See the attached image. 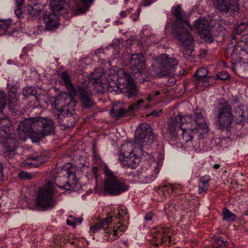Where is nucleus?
Instances as JSON below:
<instances>
[{"mask_svg":"<svg viewBox=\"0 0 248 248\" xmlns=\"http://www.w3.org/2000/svg\"><path fill=\"white\" fill-rule=\"evenodd\" d=\"M155 138L153 130L147 123L140 124L135 132L134 143L125 142L124 143L119 155V161L124 168L135 169L140 161V156L147 158L152 161L149 169L144 167L138 171V175L143 183H149L153 181L157 177L162 167L163 157L160 155L157 161L154 157L147 152L150 146L153 143Z\"/></svg>","mask_w":248,"mask_h":248,"instance_id":"1","label":"nucleus"},{"mask_svg":"<svg viewBox=\"0 0 248 248\" xmlns=\"http://www.w3.org/2000/svg\"><path fill=\"white\" fill-rule=\"evenodd\" d=\"M205 113L202 109L195 108L190 115H178L172 119L168 126L171 138L175 139L178 132L182 131V147L190 150L193 148L192 139L195 134L200 139L207 137L209 127L206 122Z\"/></svg>","mask_w":248,"mask_h":248,"instance_id":"2","label":"nucleus"},{"mask_svg":"<svg viewBox=\"0 0 248 248\" xmlns=\"http://www.w3.org/2000/svg\"><path fill=\"white\" fill-rule=\"evenodd\" d=\"M106 80L108 90L110 92H115L116 93H125L128 97L139 94V90L130 74L124 69L112 67L108 70Z\"/></svg>","mask_w":248,"mask_h":248,"instance_id":"3","label":"nucleus"},{"mask_svg":"<svg viewBox=\"0 0 248 248\" xmlns=\"http://www.w3.org/2000/svg\"><path fill=\"white\" fill-rule=\"evenodd\" d=\"M17 131L30 136L33 142H37L44 137L54 132L53 120L49 118L34 117L26 119L18 124Z\"/></svg>","mask_w":248,"mask_h":248,"instance_id":"4","label":"nucleus"},{"mask_svg":"<svg viewBox=\"0 0 248 248\" xmlns=\"http://www.w3.org/2000/svg\"><path fill=\"white\" fill-rule=\"evenodd\" d=\"M172 12L176 17L175 27L177 30L187 27L190 30L195 29L199 34L200 37L206 42L212 43L213 38L211 33V26L206 18H200L195 21L193 27L184 19L185 12L182 10L180 5H178L172 8Z\"/></svg>","mask_w":248,"mask_h":248,"instance_id":"5","label":"nucleus"},{"mask_svg":"<svg viewBox=\"0 0 248 248\" xmlns=\"http://www.w3.org/2000/svg\"><path fill=\"white\" fill-rule=\"evenodd\" d=\"M113 217L110 216L91 226L90 232L95 233L101 229H103L104 240L108 242L115 240L126 230L127 227L121 223H118L111 228L108 225L113 220Z\"/></svg>","mask_w":248,"mask_h":248,"instance_id":"6","label":"nucleus"},{"mask_svg":"<svg viewBox=\"0 0 248 248\" xmlns=\"http://www.w3.org/2000/svg\"><path fill=\"white\" fill-rule=\"evenodd\" d=\"M56 192L53 183L49 181L39 190L35 201L36 205L42 210L53 207L55 205L53 197Z\"/></svg>","mask_w":248,"mask_h":248,"instance_id":"7","label":"nucleus"},{"mask_svg":"<svg viewBox=\"0 0 248 248\" xmlns=\"http://www.w3.org/2000/svg\"><path fill=\"white\" fill-rule=\"evenodd\" d=\"M178 64L175 58L163 54L155 58L152 66L156 76L161 78L173 73Z\"/></svg>","mask_w":248,"mask_h":248,"instance_id":"8","label":"nucleus"},{"mask_svg":"<svg viewBox=\"0 0 248 248\" xmlns=\"http://www.w3.org/2000/svg\"><path fill=\"white\" fill-rule=\"evenodd\" d=\"M105 174V189L110 195H118L128 190L129 186L115 177L106 164L104 169Z\"/></svg>","mask_w":248,"mask_h":248,"instance_id":"9","label":"nucleus"},{"mask_svg":"<svg viewBox=\"0 0 248 248\" xmlns=\"http://www.w3.org/2000/svg\"><path fill=\"white\" fill-rule=\"evenodd\" d=\"M214 111L217 114L218 125L221 129H228L231 127L233 116L227 102L223 98L218 100L215 105Z\"/></svg>","mask_w":248,"mask_h":248,"instance_id":"10","label":"nucleus"},{"mask_svg":"<svg viewBox=\"0 0 248 248\" xmlns=\"http://www.w3.org/2000/svg\"><path fill=\"white\" fill-rule=\"evenodd\" d=\"M3 148V155L7 158L12 159L17 154V149L19 146V142L15 133L8 134L3 140H1Z\"/></svg>","mask_w":248,"mask_h":248,"instance_id":"11","label":"nucleus"},{"mask_svg":"<svg viewBox=\"0 0 248 248\" xmlns=\"http://www.w3.org/2000/svg\"><path fill=\"white\" fill-rule=\"evenodd\" d=\"M129 66L135 78H139L140 80V77L144 74L146 68L143 55L141 53L132 54L130 60Z\"/></svg>","mask_w":248,"mask_h":248,"instance_id":"12","label":"nucleus"},{"mask_svg":"<svg viewBox=\"0 0 248 248\" xmlns=\"http://www.w3.org/2000/svg\"><path fill=\"white\" fill-rule=\"evenodd\" d=\"M106 75L104 74V69L102 68L96 69L88 77V84L91 83L93 84L94 88L98 92H103L104 90L103 85L105 84Z\"/></svg>","mask_w":248,"mask_h":248,"instance_id":"13","label":"nucleus"},{"mask_svg":"<svg viewBox=\"0 0 248 248\" xmlns=\"http://www.w3.org/2000/svg\"><path fill=\"white\" fill-rule=\"evenodd\" d=\"M239 0H213L216 5L217 8L222 12L229 15L233 12H238L239 10Z\"/></svg>","mask_w":248,"mask_h":248,"instance_id":"14","label":"nucleus"},{"mask_svg":"<svg viewBox=\"0 0 248 248\" xmlns=\"http://www.w3.org/2000/svg\"><path fill=\"white\" fill-rule=\"evenodd\" d=\"M49 101L54 119L60 125H62V95H61V92H59V93L56 96H51L49 99Z\"/></svg>","mask_w":248,"mask_h":248,"instance_id":"15","label":"nucleus"},{"mask_svg":"<svg viewBox=\"0 0 248 248\" xmlns=\"http://www.w3.org/2000/svg\"><path fill=\"white\" fill-rule=\"evenodd\" d=\"M52 12L48 15H45L43 20L45 24L46 28L47 30H52L58 28L60 25V16L62 10H59L55 11L54 9H51Z\"/></svg>","mask_w":248,"mask_h":248,"instance_id":"16","label":"nucleus"},{"mask_svg":"<svg viewBox=\"0 0 248 248\" xmlns=\"http://www.w3.org/2000/svg\"><path fill=\"white\" fill-rule=\"evenodd\" d=\"M187 27L178 30L181 33L176 34L177 38L180 41L185 49L188 51H192L194 48V40L193 36L188 32ZM175 35V34H174Z\"/></svg>","mask_w":248,"mask_h":248,"instance_id":"17","label":"nucleus"},{"mask_svg":"<svg viewBox=\"0 0 248 248\" xmlns=\"http://www.w3.org/2000/svg\"><path fill=\"white\" fill-rule=\"evenodd\" d=\"M141 40L140 44L144 45H149L152 43L157 44L159 41L155 40V35L152 33L151 28L148 26L144 27L143 30L140 31Z\"/></svg>","mask_w":248,"mask_h":248,"instance_id":"18","label":"nucleus"},{"mask_svg":"<svg viewBox=\"0 0 248 248\" xmlns=\"http://www.w3.org/2000/svg\"><path fill=\"white\" fill-rule=\"evenodd\" d=\"M14 25L13 21L10 18L0 19V36L11 35L16 31Z\"/></svg>","mask_w":248,"mask_h":248,"instance_id":"19","label":"nucleus"},{"mask_svg":"<svg viewBox=\"0 0 248 248\" xmlns=\"http://www.w3.org/2000/svg\"><path fill=\"white\" fill-rule=\"evenodd\" d=\"M120 48V46L118 44L113 43V44L108 46L105 48H101L99 49L96 50L95 54L97 55L100 53H107V51H108L109 53L113 54V57L112 58V60H114V59L121 57Z\"/></svg>","mask_w":248,"mask_h":248,"instance_id":"20","label":"nucleus"},{"mask_svg":"<svg viewBox=\"0 0 248 248\" xmlns=\"http://www.w3.org/2000/svg\"><path fill=\"white\" fill-rule=\"evenodd\" d=\"M0 129L6 132V135L14 132L11 121L5 116L3 111L0 114Z\"/></svg>","mask_w":248,"mask_h":248,"instance_id":"21","label":"nucleus"},{"mask_svg":"<svg viewBox=\"0 0 248 248\" xmlns=\"http://www.w3.org/2000/svg\"><path fill=\"white\" fill-rule=\"evenodd\" d=\"M77 182L76 175L73 173L69 174L68 180L63 186V193H71L75 188Z\"/></svg>","mask_w":248,"mask_h":248,"instance_id":"22","label":"nucleus"},{"mask_svg":"<svg viewBox=\"0 0 248 248\" xmlns=\"http://www.w3.org/2000/svg\"><path fill=\"white\" fill-rule=\"evenodd\" d=\"M9 109L13 116H21L24 114V111L21 107L19 103L17 100H10L8 103Z\"/></svg>","mask_w":248,"mask_h":248,"instance_id":"23","label":"nucleus"},{"mask_svg":"<svg viewBox=\"0 0 248 248\" xmlns=\"http://www.w3.org/2000/svg\"><path fill=\"white\" fill-rule=\"evenodd\" d=\"M79 94L81 100L85 108H90L93 105V102L89 96V93L87 88H80Z\"/></svg>","mask_w":248,"mask_h":248,"instance_id":"24","label":"nucleus"},{"mask_svg":"<svg viewBox=\"0 0 248 248\" xmlns=\"http://www.w3.org/2000/svg\"><path fill=\"white\" fill-rule=\"evenodd\" d=\"M234 117L238 124H243L248 119V111L244 107H239L235 112Z\"/></svg>","mask_w":248,"mask_h":248,"instance_id":"25","label":"nucleus"},{"mask_svg":"<svg viewBox=\"0 0 248 248\" xmlns=\"http://www.w3.org/2000/svg\"><path fill=\"white\" fill-rule=\"evenodd\" d=\"M157 232L158 234L156 237L157 239H160L161 243L167 240L171 241V236L170 235V231L169 228H160Z\"/></svg>","mask_w":248,"mask_h":248,"instance_id":"26","label":"nucleus"},{"mask_svg":"<svg viewBox=\"0 0 248 248\" xmlns=\"http://www.w3.org/2000/svg\"><path fill=\"white\" fill-rule=\"evenodd\" d=\"M208 71L206 67H202L198 69L195 74V78L199 82H206L209 78L207 77Z\"/></svg>","mask_w":248,"mask_h":248,"instance_id":"27","label":"nucleus"},{"mask_svg":"<svg viewBox=\"0 0 248 248\" xmlns=\"http://www.w3.org/2000/svg\"><path fill=\"white\" fill-rule=\"evenodd\" d=\"M63 81L64 82L65 85L68 90V92L70 96L72 98L77 95V92L74 86L71 83V80L69 76L66 73L63 72Z\"/></svg>","mask_w":248,"mask_h":248,"instance_id":"28","label":"nucleus"},{"mask_svg":"<svg viewBox=\"0 0 248 248\" xmlns=\"http://www.w3.org/2000/svg\"><path fill=\"white\" fill-rule=\"evenodd\" d=\"M210 178L209 176H204L200 179L199 183V192L200 194L205 193L209 187Z\"/></svg>","mask_w":248,"mask_h":248,"instance_id":"29","label":"nucleus"},{"mask_svg":"<svg viewBox=\"0 0 248 248\" xmlns=\"http://www.w3.org/2000/svg\"><path fill=\"white\" fill-rule=\"evenodd\" d=\"M241 41L244 42L247 48L244 47L240 48L239 58L241 60H246L248 55V34H244L242 36Z\"/></svg>","mask_w":248,"mask_h":248,"instance_id":"30","label":"nucleus"},{"mask_svg":"<svg viewBox=\"0 0 248 248\" xmlns=\"http://www.w3.org/2000/svg\"><path fill=\"white\" fill-rule=\"evenodd\" d=\"M22 95L26 98H27L30 96L33 95L37 100H38L39 98V95L37 94L36 88L32 86H27L24 88L22 91Z\"/></svg>","mask_w":248,"mask_h":248,"instance_id":"31","label":"nucleus"},{"mask_svg":"<svg viewBox=\"0 0 248 248\" xmlns=\"http://www.w3.org/2000/svg\"><path fill=\"white\" fill-rule=\"evenodd\" d=\"M41 10L37 5L34 6H29L27 8V14L29 16L33 19H37L40 17Z\"/></svg>","mask_w":248,"mask_h":248,"instance_id":"32","label":"nucleus"},{"mask_svg":"<svg viewBox=\"0 0 248 248\" xmlns=\"http://www.w3.org/2000/svg\"><path fill=\"white\" fill-rule=\"evenodd\" d=\"M222 219L229 222L234 221L236 217V215L230 212L227 208H223L222 210Z\"/></svg>","mask_w":248,"mask_h":248,"instance_id":"33","label":"nucleus"},{"mask_svg":"<svg viewBox=\"0 0 248 248\" xmlns=\"http://www.w3.org/2000/svg\"><path fill=\"white\" fill-rule=\"evenodd\" d=\"M213 247L215 248H220L223 246H226L227 241L223 240L221 236H215L212 239Z\"/></svg>","mask_w":248,"mask_h":248,"instance_id":"34","label":"nucleus"},{"mask_svg":"<svg viewBox=\"0 0 248 248\" xmlns=\"http://www.w3.org/2000/svg\"><path fill=\"white\" fill-rule=\"evenodd\" d=\"M83 221L81 217H76L74 216H69L66 220L67 225L75 228L77 225H80Z\"/></svg>","mask_w":248,"mask_h":248,"instance_id":"35","label":"nucleus"},{"mask_svg":"<svg viewBox=\"0 0 248 248\" xmlns=\"http://www.w3.org/2000/svg\"><path fill=\"white\" fill-rule=\"evenodd\" d=\"M118 217L119 219L127 221L129 219V216L126 210L124 207H118L117 208Z\"/></svg>","mask_w":248,"mask_h":248,"instance_id":"36","label":"nucleus"},{"mask_svg":"<svg viewBox=\"0 0 248 248\" xmlns=\"http://www.w3.org/2000/svg\"><path fill=\"white\" fill-rule=\"evenodd\" d=\"M6 94L3 90H0V114L6 105Z\"/></svg>","mask_w":248,"mask_h":248,"instance_id":"37","label":"nucleus"},{"mask_svg":"<svg viewBox=\"0 0 248 248\" xmlns=\"http://www.w3.org/2000/svg\"><path fill=\"white\" fill-rule=\"evenodd\" d=\"M50 6L51 9H54L55 11L62 10V0H50Z\"/></svg>","mask_w":248,"mask_h":248,"instance_id":"38","label":"nucleus"},{"mask_svg":"<svg viewBox=\"0 0 248 248\" xmlns=\"http://www.w3.org/2000/svg\"><path fill=\"white\" fill-rule=\"evenodd\" d=\"M62 172V167L59 166L57 168H56L53 170V173H54V181L56 186H57L58 187L62 188V186L58 185L57 184V182H59L58 178L61 177V176H60V174H61Z\"/></svg>","mask_w":248,"mask_h":248,"instance_id":"39","label":"nucleus"},{"mask_svg":"<svg viewBox=\"0 0 248 248\" xmlns=\"http://www.w3.org/2000/svg\"><path fill=\"white\" fill-rule=\"evenodd\" d=\"M30 160L33 161H35V165H40L42 163L46 162L47 160V158L44 155H39L31 157L28 159V161H29Z\"/></svg>","mask_w":248,"mask_h":248,"instance_id":"40","label":"nucleus"},{"mask_svg":"<svg viewBox=\"0 0 248 248\" xmlns=\"http://www.w3.org/2000/svg\"><path fill=\"white\" fill-rule=\"evenodd\" d=\"M126 110L124 108H121L118 110H115L114 108H113L110 111V114L113 115V117L116 118H120L124 116L126 113Z\"/></svg>","mask_w":248,"mask_h":248,"instance_id":"41","label":"nucleus"},{"mask_svg":"<svg viewBox=\"0 0 248 248\" xmlns=\"http://www.w3.org/2000/svg\"><path fill=\"white\" fill-rule=\"evenodd\" d=\"M143 102L144 101L142 99H140L138 100L136 103H135L133 104L132 106H130L128 108V109L127 111L131 113L136 110H138L139 108H140L141 104H142Z\"/></svg>","mask_w":248,"mask_h":248,"instance_id":"42","label":"nucleus"},{"mask_svg":"<svg viewBox=\"0 0 248 248\" xmlns=\"http://www.w3.org/2000/svg\"><path fill=\"white\" fill-rule=\"evenodd\" d=\"M84 7L82 9H79L80 13H84L88 10L90 6H91L94 0H81Z\"/></svg>","mask_w":248,"mask_h":248,"instance_id":"43","label":"nucleus"},{"mask_svg":"<svg viewBox=\"0 0 248 248\" xmlns=\"http://www.w3.org/2000/svg\"><path fill=\"white\" fill-rule=\"evenodd\" d=\"M64 119L66 121H69V123L67 124H64L63 125L64 126L67 128H72L75 125V120L74 117L71 115L70 117L68 116H64Z\"/></svg>","mask_w":248,"mask_h":248,"instance_id":"44","label":"nucleus"},{"mask_svg":"<svg viewBox=\"0 0 248 248\" xmlns=\"http://www.w3.org/2000/svg\"><path fill=\"white\" fill-rule=\"evenodd\" d=\"M247 27V25L243 22L241 23L238 26L234 29V32L235 34H238L241 33Z\"/></svg>","mask_w":248,"mask_h":248,"instance_id":"45","label":"nucleus"},{"mask_svg":"<svg viewBox=\"0 0 248 248\" xmlns=\"http://www.w3.org/2000/svg\"><path fill=\"white\" fill-rule=\"evenodd\" d=\"M80 170L83 175L86 177L90 176V167L86 165H83L80 168Z\"/></svg>","mask_w":248,"mask_h":248,"instance_id":"46","label":"nucleus"},{"mask_svg":"<svg viewBox=\"0 0 248 248\" xmlns=\"http://www.w3.org/2000/svg\"><path fill=\"white\" fill-rule=\"evenodd\" d=\"M18 177L20 179L27 180L31 179L32 175L27 172L22 171L18 173Z\"/></svg>","mask_w":248,"mask_h":248,"instance_id":"47","label":"nucleus"},{"mask_svg":"<svg viewBox=\"0 0 248 248\" xmlns=\"http://www.w3.org/2000/svg\"><path fill=\"white\" fill-rule=\"evenodd\" d=\"M217 77L222 80H226L229 78V74L225 71H221L217 73Z\"/></svg>","mask_w":248,"mask_h":248,"instance_id":"48","label":"nucleus"},{"mask_svg":"<svg viewBox=\"0 0 248 248\" xmlns=\"http://www.w3.org/2000/svg\"><path fill=\"white\" fill-rule=\"evenodd\" d=\"M132 9V8L127 9L120 12L119 14V18L123 19L125 17L131 12Z\"/></svg>","mask_w":248,"mask_h":248,"instance_id":"49","label":"nucleus"},{"mask_svg":"<svg viewBox=\"0 0 248 248\" xmlns=\"http://www.w3.org/2000/svg\"><path fill=\"white\" fill-rule=\"evenodd\" d=\"M180 186L178 185H170L165 187V188H166L169 192H175L176 190L180 188Z\"/></svg>","mask_w":248,"mask_h":248,"instance_id":"50","label":"nucleus"},{"mask_svg":"<svg viewBox=\"0 0 248 248\" xmlns=\"http://www.w3.org/2000/svg\"><path fill=\"white\" fill-rule=\"evenodd\" d=\"M98 172V168L96 166H93V167H90V177L92 178L93 177L94 178H96L97 174Z\"/></svg>","mask_w":248,"mask_h":248,"instance_id":"51","label":"nucleus"},{"mask_svg":"<svg viewBox=\"0 0 248 248\" xmlns=\"http://www.w3.org/2000/svg\"><path fill=\"white\" fill-rule=\"evenodd\" d=\"M15 13L17 17H21L23 15L22 6H16V9H15Z\"/></svg>","mask_w":248,"mask_h":248,"instance_id":"52","label":"nucleus"},{"mask_svg":"<svg viewBox=\"0 0 248 248\" xmlns=\"http://www.w3.org/2000/svg\"><path fill=\"white\" fill-rule=\"evenodd\" d=\"M93 160L96 164H99L101 162L100 158L95 152H93Z\"/></svg>","mask_w":248,"mask_h":248,"instance_id":"53","label":"nucleus"},{"mask_svg":"<svg viewBox=\"0 0 248 248\" xmlns=\"http://www.w3.org/2000/svg\"><path fill=\"white\" fill-rule=\"evenodd\" d=\"M140 12H141V9H140V7H139L137 9V10L136 11L135 14L132 15L131 16V18H132L134 21L138 19V18L139 17Z\"/></svg>","mask_w":248,"mask_h":248,"instance_id":"54","label":"nucleus"},{"mask_svg":"<svg viewBox=\"0 0 248 248\" xmlns=\"http://www.w3.org/2000/svg\"><path fill=\"white\" fill-rule=\"evenodd\" d=\"M157 0H142L141 6H148Z\"/></svg>","mask_w":248,"mask_h":248,"instance_id":"55","label":"nucleus"},{"mask_svg":"<svg viewBox=\"0 0 248 248\" xmlns=\"http://www.w3.org/2000/svg\"><path fill=\"white\" fill-rule=\"evenodd\" d=\"M63 13L64 12V10L65 9V12L66 13H69L71 11L70 7L69 5V4L68 2L63 0Z\"/></svg>","mask_w":248,"mask_h":248,"instance_id":"56","label":"nucleus"},{"mask_svg":"<svg viewBox=\"0 0 248 248\" xmlns=\"http://www.w3.org/2000/svg\"><path fill=\"white\" fill-rule=\"evenodd\" d=\"M16 89L15 88L12 89L10 90L9 93V95L10 97H11L13 100H14V98L16 97Z\"/></svg>","mask_w":248,"mask_h":248,"instance_id":"57","label":"nucleus"},{"mask_svg":"<svg viewBox=\"0 0 248 248\" xmlns=\"http://www.w3.org/2000/svg\"><path fill=\"white\" fill-rule=\"evenodd\" d=\"M153 213L152 212H149L144 217V219L147 221H150L152 219L153 217Z\"/></svg>","mask_w":248,"mask_h":248,"instance_id":"58","label":"nucleus"},{"mask_svg":"<svg viewBox=\"0 0 248 248\" xmlns=\"http://www.w3.org/2000/svg\"><path fill=\"white\" fill-rule=\"evenodd\" d=\"M3 177V166L2 164L1 163H0V182L2 181Z\"/></svg>","mask_w":248,"mask_h":248,"instance_id":"59","label":"nucleus"},{"mask_svg":"<svg viewBox=\"0 0 248 248\" xmlns=\"http://www.w3.org/2000/svg\"><path fill=\"white\" fill-rule=\"evenodd\" d=\"M6 135V132H4V131L0 129V140H3L5 137Z\"/></svg>","mask_w":248,"mask_h":248,"instance_id":"60","label":"nucleus"},{"mask_svg":"<svg viewBox=\"0 0 248 248\" xmlns=\"http://www.w3.org/2000/svg\"><path fill=\"white\" fill-rule=\"evenodd\" d=\"M16 3V6H22L24 3V0H15Z\"/></svg>","mask_w":248,"mask_h":248,"instance_id":"61","label":"nucleus"},{"mask_svg":"<svg viewBox=\"0 0 248 248\" xmlns=\"http://www.w3.org/2000/svg\"><path fill=\"white\" fill-rule=\"evenodd\" d=\"M160 112H161V111H159L158 112L157 111L154 110L151 113V115L155 116V117H157L159 115V113Z\"/></svg>","mask_w":248,"mask_h":248,"instance_id":"62","label":"nucleus"},{"mask_svg":"<svg viewBox=\"0 0 248 248\" xmlns=\"http://www.w3.org/2000/svg\"><path fill=\"white\" fill-rule=\"evenodd\" d=\"M220 167V165L219 164H216L214 165L213 167L215 168V169H218L219 168V167Z\"/></svg>","mask_w":248,"mask_h":248,"instance_id":"63","label":"nucleus"},{"mask_svg":"<svg viewBox=\"0 0 248 248\" xmlns=\"http://www.w3.org/2000/svg\"><path fill=\"white\" fill-rule=\"evenodd\" d=\"M119 23H122V22L118 20H116L114 22V24L116 25H118Z\"/></svg>","mask_w":248,"mask_h":248,"instance_id":"64","label":"nucleus"}]
</instances>
